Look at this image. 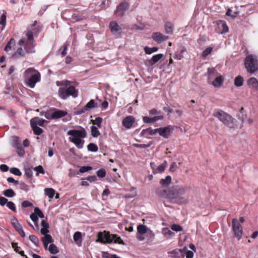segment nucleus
<instances>
[{"mask_svg":"<svg viewBox=\"0 0 258 258\" xmlns=\"http://www.w3.org/2000/svg\"><path fill=\"white\" fill-rule=\"evenodd\" d=\"M155 193L158 196L161 198L168 199L169 196L168 194L169 193V188L168 189H165L163 187L160 186L156 189Z\"/></svg>","mask_w":258,"mask_h":258,"instance_id":"14","label":"nucleus"},{"mask_svg":"<svg viewBox=\"0 0 258 258\" xmlns=\"http://www.w3.org/2000/svg\"><path fill=\"white\" fill-rule=\"evenodd\" d=\"M171 182V177L170 176L168 175L165 179H161L160 183L163 186H167Z\"/></svg>","mask_w":258,"mask_h":258,"instance_id":"26","label":"nucleus"},{"mask_svg":"<svg viewBox=\"0 0 258 258\" xmlns=\"http://www.w3.org/2000/svg\"><path fill=\"white\" fill-rule=\"evenodd\" d=\"M213 115L218 118L227 126L230 128L234 127V118L230 115L223 110L219 109L215 110Z\"/></svg>","mask_w":258,"mask_h":258,"instance_id":"7","label":"nucleus"},{"mask_svg":"<svg viewBox=\"0 0 258 258\" xmlns=\"http://www.w3.org/2000/svg\"><path fill=\"white\" fill-rule=\"evenodd\" d=\"M231 13H232V10L230 8H229L226 13V16H230L233 18H234L238 14L237 12H234L233 14H232Z\"/></svg>","mask_w":258,"mask_h":258,"instance_id":"58","label":"nucleus"},{"mask_svg":"<svg viewBox=\"0 0 258 258\" xmlns=\"http://www.w3.org/2000/svg\"><path fill=\"white\" fill-rule=\"evenodd\" d=\"M86 179L88 181H89V182H94L95 180H96L97 178H96V176L92 175V176H89L87 177L86 178Z\"/></svg>","mask_w":258,"mask_h":258,"instance_id":"63","label":"nucleus"},{"mask_svg":"<svg viewBox=\"0 0 258 258\" xmlns=\"http://www.w3.org/2000/svg\"><path fill=\"white\" fill-rule=\"evenodd\" d=\"M190 189L187 187L174 186L169 188L168 200L171 203L179 205L188 202Z\"/></svg>","mask_w":258,"mask_h":258,"instance_id":"2","label":"nucleus"},{"mask_svg":"<svg viewBox=\"0 0 258 258\" xmlns=\"http://www.w3.org/2000/svg\"><path fill=\"white\" fill-rule=\"evenodd\" d=\"M10 172L12 174H14L17 176H21L22 175L21 171L17 168L14 167L11 168Z\"/></svg>","mask_w":258,"mask_h":258,"instance_id":"51","label":"nucleus"},{"mask_svg":"<svg viewBox=\"0 0 258 258\" xmlns=\"http://www.w3.org/2000/svg\"><path fill=\"white\" fill-rule=\"evenodd\" d=\"M111 33L119 36L121 33V28L115 21H111L109 26Z\"/></svg>","mask_w":258,"mask_h":258,"instance_id":"10","label":"nucleus"},{"mask_svg":"<svg viewBox=\"0 0 258 258\" xmlns=\"http://www.w3.org/2000/svg\"><path fill=\"white\" fill-rule=\"evenodd\" d=\"M247 84L249 87L252 88L254 90H258V81L256 78L254 77L249 78L247 81Z\"/></svg>","mask_w":258,"mask_h":258,"instance_id":"21","label":"nucleus"},{"mask_svg":"<svg viewBox=\"0 0 258 258\" xmlns=\"http://www.w3.org/2000/svg\"><path fill=\"white\" fill-rule=\"evenodd\" d=\"M11 224L12 226L15 228L16 230H18V229H19L20 228L22 227V225L18 222L17 218H16L15 217H14L11 219Z\"/></svg>","mask_w":258,"mask_h":258,"instance_id":"29","label":"nucleus"},{"mask_svg":"<svg viewBox=\"0 0 258 258\" xmlns=\"http://www.w3.org/2000/svg\"><path fill=\"white\" fill-rule=\"evenodd\" d=\"M194 256V253L190 250H187L186 252V258H192Z\"/></svg>","mask_w":258,"mask_h":258,"instance_id":"64","label":"nucleus"},{"mask_svg":"<svg viewBox=\"0 0 258 258\" xmlns=\"http://www.w3.org/2000/svg\"><path fill=\"white\" fill-rule=\"evenodd\" d=\"M34 213L38 217H39L41 218H43L44 217L43 213L38 207L34 208Z\"/></svg>","mask_w":258,"mask_h":258,"instance_id":"47","label":"nucleus"},{"mask_svg":"<svg viewBox=\"0 0 258 258\" xmlns=\"http://www.w3.org/2000/svg\"><path fill=\"white\" fill-rule=\"evenodd\" d=\"M3 194L5 196L9 198L13 197L15 195V193L12 189H6L3 191Z\"/></svg>","mask_w":258,"mask_h":258,"instance_id":"33","label":"nucleus"},{"mask_svg":"<svg viewBox=\"0 0 258 258\" xmlns=\"http://www.w3.org/2000/svg\"><path fill=\"white\" fill-rule=\"evenodd\" d=\"M243 84V78L241 76H238L234 79V85L236 87H239Z\"/></svg>","mask_w":258,"mask_h":258,"instance_id":"25","label":"nucleus"},{"mask_svg":"<svg viewBox=\"0 0 258 258\" xmlns=\"http://www.w3.org/2000/svg\"><path fill=\"white\" fill-rule=\"evenodd\" d=\"M48 250L51 254H56L58 252L57 246L53 243L50 244L48 247Z\"/></svg>","mask_w":258,"mask_h":258,"instance_id":"34","label":"nucleus"},{"mask_svg":"<svg viewBox=\"0 0 258 258\" xmlns=\"http://www.w3.org/2000/svg\"><path fill=\"white\" fill-rule=\"evenodd\" d=\"M224 79L222 76L217 77L212 82V84L215 87H219L223 83Z\"/></svg>","mask_w":258,"mask_h":258,"instance_id":"23","label":"nucleus"},{"mask_svg":"<svg viewBox=\"0 0 258 258\" xmlns=\"http://www.w3.org/2000/svg\"><path fill=\"white\" fill-rule=\"evenodd\" d=\"M92 169L91 166H82L80 168L79 171L81 173H84Z\"/></svg>","mask_w":258,"mask_h":258,"instance_id":"54","label":"nucleus"},{"mask_svg":"<svg viewBox=\"0 0 258 258\" xmlns=\"http://www.w3.org/2000/svg\"><path fill=\"white\" fill-rule=\"evenodd\" d=\"M16 148L17 149V154L20 157H22L25 154V151L22 148L21 145L20 144H17L16 146Z\"/></svg>","mask_w":258,"mask_h":258,"instance_id":"39","label":"nucleus"},{"mask_svg":"<svg viewBox=\"0 0 258 258\" xmlns=\"http://www.w3.org/2000/svg\"><path fill=\"white\" fill-rule=\"evenodd\" d=\"M157 132L161 136L165 139H167L169 138L172 132V128L170 126H167L164 127H160L157 128Z\"/></svg>","mask_w":258,"mask_h":258,"instance_id":"12","label":"nucleus"},{"mask_svg":"<svg viewBox=\"0 0 258 258\" xmlns=\"http://www.w3.org/2000/svg\"><path fill=\"white\" fill-rule=\"evenodd\" d=\"M137 231L139 234H144L147 232V228L145 225L140 224L137 227Z\"/></svg>","mask_w":258,"mask_h":258,"instance_id":"32","label":"nucleus"},{"mask_svg":"<svg viewBox=\"0 0 258 258\" xmlns=\"http://www.w3.org/2000/svg\"><path fill=\"white\" fill-rule=\"evenodd\" d=\"M167 164V161H164L162 164H160V165H159L157 167V170L159 173H162L165 170Z\"/></svg>","mask_w":258,"mask_h":258,"instance_id":"43","label":"nucleus"},{"mask_svg":"<svg viewBox=\"0 0 258 258\" xmlns=\"http://www.w3.org/2000/svg\"><path fill=\"white\" fill-rule=\"evenodd\" d=\"M88 151L93 152H96L98 150L97 146L94 143H90L87 146Z\"/></svg>","mask_w":258,"mask_h":258,"instance_id":"37","label":"nucleus"},{"mask_svg":"<svg viewBox=\"0 0 258 258\" xmlns=\"http://www.w3.org/2000/svg\"><path fill=\"white\" fill-rule=\"evenodd\" d=\"M165 30L166 33L171 34L173 30V27L172 24L169 22L166 23L165 26Z\"/></svg>","mask_w":258,"mask_h":258,"instance_id":"28","label":"nucleus"},{"mask_svg":"<svg viewBox=\"0 0 258 258\" xmlns=\"http://www.w3.org/2000/svg\"><path fill=\"white\" fill-rule=\"evenodd\" d=\"M102 118L101 117H98L95 118V120H92L93 124L96 125L98 127L100 128L101 125V124L102 122Z\"/></svg>","mask_w":258,"mask_h":258,"instance_id":"41","label":"nucleus"},{"mask_svg":"<svg viewBox=\"0 0 258 258\" xmlns=\"http://www.w3.org/2000/svg\"><path fill=\"white\" fill-rule=\"evenodd\" d=\"M244 66L248 73L254 74L258 71V59L251 54L248 55L245 59Z\"/></svg>","mask_w":258,"mask_h":258,"instance_id":"8","label":"nucleus"},{"mask_svg":"<svg viewBox=\"0 0 258 258\" xmlns=\"http://www.w3.org/2000/svg\"><path fill=\"white\" fill-rule=\"evenodd\" d=\"M8 202V199L3 197H0V205L2 206H4L6 204H7Z\"/></svg>","mask_w":258,"mask_h":258,"instance_id":"59","label":"nucleus"},{"mask_svg":"<svg viewBox=\"0 0 258 258\" xmlns=\"http://www.w3.org/2000/svg\"><path fill=\"white\" fill-rule=\"evenodd\" d=\"M7 207L12 211L16 212V208L15 204L13 202H8L7 204Z\"/></svg>","mask_w":258,"mask_h":258,"instance_id":"53","label":"nucleus"},{"mask_svg":"<svg viewBox=\"0 0 258 258\" xmlns=\"http://www.w3.org/2000/svg\"><path fill=\"white\" fill-rule=\"evenodd\" d=\"M158 50V48L157 47H149L148 46H146L144 48V51L146 54H150L153 52L157 51Z\"/></svg>","mask_w":258,"mask_h":258,"instance_id":"31","label":"nucleus"},{"mask_svg":"<svg viewBox=\"0 0 258 258\" xmlns=\"http://www.w3.org/2000/svg\"><path fill=\"white\" fill-rule=\"evenodd\" d=\"M29 240L33 242L36 246H39V239L34 235H31L29 237Z\"/></svg>","mask_w":258,"mask_h":258,"instance_id":"38","label":"nucleus"},{"mask_svg":"<svg viewBox=\"0 0 258 258\" xmlns=\"http://www.w3.org/2000/svg\"><path fill=\"white\" fill-rule=\"evenodd\" d=\"M163 116L159 115L155 116L153 117H150L148 116H144L143 118V121L146 123H153L158 120L163 119Z\"/></svg>","mask_w":258,"mask_h":258,"instance_id":"18","label":"nucleus"},{"mask_svg":"<svg viewBox=\"0 0 258 258\" xmlns=\"http://www.w3.org/2000/svg\"><path fill=\"white\" fill-rule=\"evenodd\" d=\"M218 25L219 26H221L223 28V30L221 32L222 34L225 33L228 31V27L224 21H220L218 22Z\"/></svg>","mask_w":258,"mask_h":258,"instance_id":"35","label":"nucleus"},{"mask_svg":"<svg viewBox=\"0 0 258 258\" xmlns=\"http://www.w3.org/2000/svg\"><path fill=\"white\" fill-rule=\"evenodd\" d=\"M12 247L14 249V250L16 252H18L20 251V247L18 246V243L16 242H12Z\"/></svg>","mask_w":258,"mask_h":258,"instance_id":"60","label":"nucleus"},{"mask_svg":"<svg viewBox=\"0 0 258 258\" xmlns=\"http://www.w3.org/2000/svg\"><path fill=\"white\" fill-rule=\"evenodd\" d=\"M68 135L73 137L70 138V141L74 143L78 149H82L83 147L84 141L83 139L86 137V132L84 128L81 130H71L68 132Z\"/></svg>","mask_w":258,"mask_h":258,"instance_id":"6","label":"nucleus"},{"mask_svg":"<svg viewBox=\"0 0 258 258\" xmlns=\"http://www.w3.org/2000/svg\"><path fill=\"white\" fill-rule=\"evenodd\" d=\"M31 126L35 135H40L43 133L42 129L38 126H36V124H35V125H31Z\"/></svg>","mask_w":258,"mask_h":258,"instance_id":"30","label":"nucleus"},{"mask_svg":"<svg viewBox=\"0 0 258 258\" xmlns=\"http://www.w3.org/2000/svg\"><path fill=\"white\" fill-rule=\"evenodd\" d=\"M25 174L29 178L33 176V171L31 168L27 167L25 168Z\"/></svg>","mask_w":258,"mask_h":258,"instance_id":"45","label":"nucleus"},{"mask_svg":"<svg viewBox=\"0 0 258 258\" xmlns=\"http://www.w3.org/2000/svg\"><path fill=\"white\" fill-rule=\"evenodd\" d=\"M37 21H34L33 24L30 26L24 32L25 37L21 38L18 43L19 45L23 46L24 49L22 47L18 48L13 54V57H24L26 53H34L35 52L36 42L34 36L37 35L41 29V27L37 25Z\"/></svg>","mask_w":258,"mask_h":258,"instance_id":"1","label":"nucleus"},{"mask_svg":"<svg viewBox=\"0 0 258 258\" xmlns=\"http://www.w3.org/2000/svg\"><path fill=\"white\" fill-rule=\"evenodd\" d=\"M82 237V234L80 232H76L73 236V238L75 241H77Z\"/></svg>","mask_w":258,"mask_h":258,"instance_id":"55","label":"nucleus"},{"mask_svg":"<svg viewBox=\"0 0 258 258\" xmlns=\"http://www.w3.org/2000/svg\"><path fill=\"white\" fill-rule=\"evenodd\" d=\"M91 131L92 136L94 138L98 137L100 134L98 128L94 125L91 127Z\"/></svg>","mask_w":258,"mask_h":258,"instance_id":"36","label":"nucleus"},{"mask_svg":"<svg viewBox=\"0 0 258 258\" xmlns=\"http://www.w3.org/2000/svg\"><path fill=\"white\" fill-rule=\"evenodd\" d=\"M68 114L67 112L56 109L51 115V119H57L65 116Z\"/></svg>","mask_w":258,"mask_h":258,"instance_id":"16","label":"nucleus"},{"mask_svg":"<svg viewBox=\"0 0 258 258\" xmlns=\"http://www.w3.org/2000/svg\"><path fill=\"white\" fill-rule=\"evenodd\" d=\"M15 45V40L14 38H12L8 42L7 44L5 47V50L6 51H8L11 49L12 47H13Z\"/></svg>","mask_w":258,"mask_h":258,"instance_id":"27","label":"nucleus"},{"mask_svg":"<svg viewBox=\"0 0 258 258\" xmlns=\"http://www.w3.org/2000/svg\"><path fill=\"white\" fill-rule=\"evenodd\" d=\"M216 70L214 68H209L208 69V81L215 75Z\"/></svg>","mask_w":258,"mask_h":258,"instance_id":"44","label":"nucleus"},{"mask_svg":"<svg viewBox=\"0 0 258 258\" xmlns=\"http://www.w3.org/2000/svg\"><path fill=\"white\" fill-rule=\"evenodd\" d=\"M16 231L18 232V233L21 237H24L25 236V233L22 227H21L19 229H18V230H17Z\"/></svg>","mask_w":258,"mask_h":258,"instance_id":"61","label":"nucleus"},{"mask_svg":"<svg viewBox=\"0 0 258 258\" xmlns=\"http://www.w3.org/2000/svg\"><path fill=\"white\" fill-rule=\"evenodd\" d=\"M97 176L100 178H103L106 175V171L104 169H100L96 172Z\"/></svg>","mask_w":258,"mask_h":258,"instance_id":"49","label":"nucleus"},{"mask_svg":"<svg viewBox=\"0 0 258 258\" xmlns=\"http://www.w3.org/2000/svg\"><path fill=\"white\" fill-rule=\"evenodd\" d=\"M56 83L57 86H59L58 95L61 99L66 100L70 96L74 98L78 96V90L72 85L71 81L64 80L60 82L57 81Z\"/></svg>","mask_w":258,"mask_h":258,"instance_id":"3","label":"nucleus"},{"mask_svg":"<svg viewBox=\"0 0 258 258\" xmlns=\"http://www.w3.org/2000/svg\"><path fill=\"white\" fill-rule=\"evenodd\" d=\"M153 39L158 43H160L168 39V36H165L160 32H154L152 35Z\"/></svg>","mask_w":258,"mask_h":258,"instance_id":"13","label":"nucleus"},{"mask_svg":"<svg viewBox=\"0 0 258 258\" xmlns=\"http://www.w3.org/2000/svg\"><path fill=\"white\" fill-rule=\"evenodd\" d=\"M177 168L178 167L176 162H173L171 164V166L169 168V171L171 172H174L177 170Z\"/></svg>","mask_w":258,"mask_h":258,"instance_id":"56","label":"nucleus"},{"mask_svg":"<svg viewBox=\"0 0 258 258\" xmlns=\"http://www.w3.org/2000/svg\"><path fill=\"white\" fill-rule=\"evenodd\" d=\"M42 241H44L47 243H51L53 242V239L51 236L49 234L45 235L44 237L41 238Z\"/></svg>","mask_w":258,"mask_h":258,"instance_id":"40","label":"nucleus"},{"mask_svg":"<svg viewBox=\"0 0 258 258\" xmlns=\"http://www.w3.org/2000/svg\"><path fill=\"white\" fill-rule=\"evenodd\" d=\"M44 191L45 194L50 199H52L55 194V190L52 188H46L44 189Z\"/></svg>","mask_w":258,"mask_h":258,"instance_id":"24","label":"nucleus"},{"mask_svg":"<svg viewBox=\"0 0 258 258\" xmlns=\"http://www.w3.org/2000/svg\"><path fill=\"white\" fill-rule=\"evenodd\" d=\"M128 4L126 2H122L117 7L115 13L122 16L123 13L128 9Z\"/></svg>","mask_w":258,"mask_h":258,"instance_id":"15","label":"nucleus"},{"mask_svg":"<svg viewBox=\"0 0 258 258\" xmlns=\"http://www.w3.org/2000/svg\"><path fill=\"white\" fill-rule=\"evenodd\" d=\"M47 122L46 120L40 118L38 117H35L32 118L30 120V125H34L36 124V126L38 125L41 126H43L44 122Z\"/></svg>","mask_w":258,"mask_h":258,"instance_id":"20","label":"nucleus"},{"mask_svg":"<svg viewBox=\"0 0 258 258\" xmlns=\"http://www.w3.org/2000/svg\"><path fill=\"white\" fill-rule=\"evenodd\" d=\"M6 14L7 13L5 11H4L3 14L2 15L0 18V25L5 26L6 24Z\"/></svg>","mask_w":258,"mask_h":258,"instance_id":"46","label":"nucleus"},{"mask_svg":"<svg viewBox=\"0 0 258 258\" xmlns=\"http://www.w3.org/2000/svg\"><path fill=\"white\" fill-rule=\"evenodd\" d=\"M171 229L176 232L181 231L182 230V227L178 224H173L171 226Z\"/></svg>","mask_w":258,"mask_h":258,"instance_id":"50","label":"nucleus"},{"mask_svg":"<svg viewBox=\"0 0 258 258\" xmlns=\"http://www.w3.org/2000/svg\"><path fill=\"white\" fill-rule=\"evenodd\" d=\"M97 242L105 244L114 243L121 245H125V243L120 236L116 234H110L109 231L104 230L103 232H99L97 234Z\"/></svg>","mask_w":258,"mask_h":258,"instance_id":"4","label":"nucleus"},{"mask_svg":"<svg viewBox=\"0 0 258 258\" xmlns=\"http://www.w3.org/2000/svg\"><path fill=\"white\" fill-rule=\"evenodd\" d=\"M157 134V128L152 129L151 127L143 130L141 132V135L142 136L148 138V136H153Z\"/></svg>","mask_w":258,"mask_h":258,"instance_id":"19","label":"nucleus"},{"mask_svg":"<svg viewBox=\"0 0 258 258\" xmlns=\"http://www.w3.org/2000/svg\"><path fill=\"white\" fill-rule=\"evenodd\" d=\"M163 56L162 54H157L153 56L152 58L149 60V63L151 66L154 65L157 63L160 59H161Z\"/></svg>","mask_w":258,"mask_h":258,"instance_id":"22","label":"nucleus"},{"mask_svg":"<svg viewBox=\"0 0 258 258\" xmlns=\"http://www.w3.org/2000/svg\"><path fill=\"white\" fill-rule=\"evenodd\" d=\"M31 219L35 223L36 226L37 228H38V225L37 223V221L38 220V217L37 216V215L34 213L30 215V216Z\"/></svg>","mask_w":258,"mask_h":258,"instance_id":"52","label":"nucleus"},{"mask_svg":"<svg viewBox=\"0 0 258 258\" xmlns=\"http://www.w3.org/2000/svg\"><path fill=\"white\" fill-rule=\"evenodd\" d=\"M232 229L235 236L238 240H240L242 238L243 229L238 220L236 219H232Z\"/></svg>","mask_w":258,"mask_h":258,"instance_id":"9","label":"nucleus"},{"mask_svg":"<svg viewBox=\"0 0 258 258\" xmlns=\"http://www.w3.org/2000/svg\"><path fill=\"white\" fill-rule=\"evenodd\" d=\"M0 169L2 171L7 172L9 170V167L5 164H2L0 166Z\"/></svg>","mask_w":258,"mask_h":258,"instance_id":"62","label":"nucleus"},{"mask_svg":"<svg viewBox=\"0 0 258 258\" xmlns=\"http://www.w3.org/2000/svg\"><path fill=\"white\" fill-rule=\"evenodd\" d=\"M135 121V118L133 116L128 115L123 118L122 124L126 129H130L133 126Z\"/></svg>","mask_w":258,"mask_h":258,"instance_id":"11","label":"nucleus"},{"mask_svg":"<svg viewBox=\"0 0 258 258\" xmlns=\"http://www.w3.org/2000/svg\"><path fill=\"white\" fill-rule=\"evenodd\" d=\"M97 104L95 102V101L93 99L90 100L87 104L84 107V108L79 111V113L81 114L84 113L85 111L90 109L93 108L97 107Z\"/></svg>","mask_w":258,"mask_h":258,"instance_id":"17","label":"nucleus"},{"mask_svg":"<svg viewBox=\"0 0 258 258\" xmlns=\"http://www.w3.org/2000/svg\"><path fill=\"white\" fill-rule=\"evenodd\" d=\"M23 79L27 86L33 88L36 84L40 81L41 74L34 68H30L24 72Z\"/></svg>","mask_w":258,"mask_h":258,"instance_id":"5","label":"nucleus"},{"mask_svg":"<svg viewBox=\"0 0 258 258\" xmlns=\"http://www.w3.org/2000/svg\"><path fill=\"white\" fill-rule=\"evenodd\" d=\"M213 48L211 47H208L206 48L202 52V56L203 57H206L209 54H210L212 51Z\"/></svg>","mask_w":258,"mask_h":258,"instance_id":"42","label":"nucleus"},{"mask_svg":"<svg viewBox=\"0 0 258 258\" xmlns=\"http://www.w3.org/2000/svg\"><path fill=\"white\" fill-rule=\"evenodd\" d=\"M21 205L23 208H27L32 207L33 204L28 201H24L22 203Z\"/></svg>","mask_w":258,"mask_h":258,"instance_id":"57","label":"nucleus"},{"mask_svg":"<svg viewBox=\"0 0 258 258\" xmlns=\"http://www.w3.org/2000/svg\"><path fill=\"white\" fill-rule=\"evenodd\" d=\"M34 170L37 171L36 175L38 176L39 173L44 174L45 171L41 165H39L34 168Z\"/></svg>","mask_w":258,"mask_h":258,"instance_id":"48","label":"nucleus"}]
</instances>
